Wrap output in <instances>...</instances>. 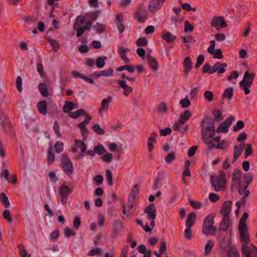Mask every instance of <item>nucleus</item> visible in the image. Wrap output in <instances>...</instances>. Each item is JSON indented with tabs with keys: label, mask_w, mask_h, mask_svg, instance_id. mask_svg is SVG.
<instances>
[{
	"label": "nucleus",
	"mask_w": 257,
	"mask_h": 257,
	"mask_svg": "<svg viewBox=\"0 0 257 257\" xmlns=\"http://www.w3.org/2000/svg\"><path fill=\"white\" fill-rule=\"evenodd\" d=\"M238 231L240 241L244 243L241 245L242 257H257V247L252 244L246 245L250 242L247 227H238Z\"/></svg>",
	"instance_id": "obj_1"
},
{
	"label": "nucleus",
	"mask_w": 257,
	"mask_h": 257,
	"mask_svg": "<svg viewBox=\"0 0 257 257\" xmlns=\"http://www.w3.org/2000/svg\"><path fill=\"white\" fill-rule=\"evenodd\" d=\"M211 184L216 192L225 189L226 183L225 173L223 171H219V175L215 179L213 175L210 177Z\"/></svg>",
	"instance_id": "obj_2"
},
{
	"label": "nucleus",
	"mask_w": 257,
	"mask_h": 257,
	"mask_svg": "<svg viewBox=\"0 0 257 257\" xmlns=\"http://www.w3.org/2000/svg\"><path fill=\"white\" fill-rule=\"evenodd\" d=\"M255 78V74L253 72H249L248 71L245 72L243 79L239 82V85L244 90L245 94L250 93L249 88L251 87Z\"/></svg>",
	"instance_id": "obj_3"
},
{
	"label": "nucleus",
	"mask_w": 257,
	"mask_h": 257,
	"mask_svg": "<svg viewBox=\"0 0 257 257\" xmlns=\"http://www.w3.org/2000/svg\"><path fill=\"white\" fill-rule=\"evenodd\" d=\"M215 120L209 116H205L201 122V133L202 140L207 138V131H213Z\"/></svg>",
	"instance_id": "obj_4"
},
{
	"label": "nucleus",
	"mask_w": 257,
	"mask_h": 257,
	"mask_svg": "<svg viewBox=\"0 0 257 257\" xmlns=\"http://www.w3.org/2000/svg\"><path fill=\"white\" fill-rule=\"evenodd\" d=\"M213 223L214 216L209 215L206 217L202 226V232L204 234H215L217 228L213 225Z\"/></svg>",
	"instance_id": "obj_5"
},
{
	"label": "nucleus",
	"mask_w": 257,
	"mask_h": 257,
	"mask_svg": "<svg viewBox=\"0 0 257 257\" xmlns=\"http://www.w3.org/2000/svg\"><path fill=\"white\" fill-rule=\"evenodd\" d=\"M61 160V165L64 171L67 175H70L73 172V166L70 159L67 157L65 154H62Z\"/></svg>",
	"instance_id": "obj_6"
},
{
	"label": "nucleus",
	"mask_w": 257,
	"mask_h": 257,
	"mask_svg": "<svg viewBox=\"0 0 257 257\" xmlns=\"http://www.w3.org/2000/svg\"><path fill=\"white\" fill-rule=\"evenodd\" d=\"M248 187V186L243 185V183H240L237 186L238 194L242 196L241 199L242 206L246 205L250 195V191L247 189Z\"/></svg>",
	"instance_id": "obj_7"
},
{
	"label": "nucleus",
	"mask_w": 257,
	"mask_h": 257,
	"mask_svg": "<svg viewBox=\"0 0 257 257\" xmlns=\"http://www.w3.org/2000/svg\"><path fill=\"white\" fill-rule=\"evenodd\" d=\"M235 120V117L230 115L224 121L221 122L219 127L216 129L217 133H226L228 131L229 127L232 122Z\"/></svg>",
	"instance_id": "obj_8"
},
{
	"label": "nucleus",
	"mask_w": 257,
	"mask_h": 257,
	"mask_svg": "<svg viewBox=\"0 0 257 257\" xmlns=\"http://www.w3.org/2000/svg\"><path fill=\"white\" fill-rule=\"evenodd\" d=\"M241 176V171L236 169L234 170V173L231 179V183L230 185L231 191L233 192L237 189V186L240 183H242L240 182V178Z\"/></svg>",
	"instance_id": "obj_9"
},
{
	"label": "nucleus",
	"mask_w": 257,
	"mask_h": 257,
	"mask_svg": "<svg viewBox=\"0 0 257 257\" xmlns=\"http://www.w3.org/2000/svg\"><path fill=\"white\" fill-rule=\"evenodd\" d=\"M211 26L215 28L216 30H219V26L221 28H225L227 27V24L222 16L214 17L210 23Z\"/></svg>",
	"instance_id": "obj_10"
},
{
	"label": "nucleus",
	"mask_w": 257,
	"mask_h": 257,
	"mask_svg": "<svg viewBox=\"0 0 257 257\" xmlns=\"http://www.w3.org/2000/svg\"><path fill=\"white\" fill-rule=\"evenodd\" d=\"M135 201H130L128 200L127 210H126L125 204L122 205L123 213L125 214L127 216H130L135 211Z\"/></svg>",
	"instance_id": "obj_11"
},
{
	"label": "nucleus",
	"mask_w": 257,
	"mask_h": 257,
	"mask_svg": "<svg viewBox=\"0 0 257 257\" xmlns=\"http://www.w3.org/2000/svg\"><path fill=\"white\" fill-rule=\"evenodd\" d=\"M166 0H152L149 5V10L154 13L159 10Z\"/></svg>",
	"instance_id": "obj_12"
},
{
	"label": "nucleus",
	"mask_w": 257,
	"mask_h": 257,
	"mask_svg": "<svg viewBox=\"0 0 257 257\" xmlns=\"http://www.w3.org/2000/svg\"><path fill=\"white\" fill-rule=\"evenodd\" d=\"M202 141L206 144L208 148L211 150L214 148L216 149H223L224 145L226 144V141L225 140H222L220 143L218 144L217 145H215L214 144H212V141L209 140L208 138H207L204 139V140H202Z\"/></svg>",
	"instance_id": "obj_13"
},
{
	"label": "nucleus",
	"mask_w": 257,
	"mask_h": 257,
	"mask_svg": "<svg viewBox=\"0 0 257 257\" xmlns=\"http://www.w3.org/2000/svg\"><path fill=\"white\" fill-rule=\"evenodd\" d=\"M106 152L105 149L102 144H98L95 146L93 151L88 150L86 152V154L93 157L95 154L99 155H102Z\"/></svg>",
	"instance_id": "obj_14"
},
{
	"label": "nucleus",
	"mask_w": 257,
	"mask_h": 257,
	"mask_svg": "<svg viewBox=\"0 0 257 257\" xmlns=\"http://www.w3.org/2000/svg\"><path fill=\"white\" fill-rule=\"evenodd\" d=\"M71 192L72 190L67 186L62 185L60 186L59 190V193L61 197V201H66Z\"/></svg>",
	"instance_id": "obj_15"
},
{
	"label": "nucleus",
	"mask_w": 257,
	"mask_h": 257,
	"mask_svg": "<svg viewBox=\"0 0 257 257\" xmlns=\"http://www.w3.org/2000/svg\"><path fill=\"white\" fill-rule=\"evenodd\" d=\"M232 208V201H227L224 202L220 210V213L223 216L229 217V214Z\"/></svg>",
	"instance_id": "obj_16"
},
{
	"label": "nucleus",
	"mask_w": 257,
	"mask_h": 257,
	"mask_svg": "<svg viewBox=\"0 0 257 257\" xmlns=\"http://www.w3.org/2000/svg\"><path fill=\"white\" fill-rule=\"evenodd\" d=\"M148 12L143 9H140L135 14V18L140 23H144L147 18Z\"/></svg>",
	"instance_id": "obj_17"
},
{
	"label": "nucleus",
	"mask_w": 257,
	"mask_h": 257,
	"mask_svg": "<svg viewBox=\"0 0 257 257\" xmlns=\"http://www.w3.org/2000/svg\"><path fill=\"white\" fill-rule=\"evenodd\" d=\"M112 97L109 95L107 98L102 99L101 102V105L98 110L99 114L101 116L102 115V112L104 110H108L109 107V103L112 101Z\"/></svg>",
	"instance_id": "obj_18"
},
{
	"label": "nucleus",
	"mask_w": 257,
	"mask_h": 257,
	"mask_svg": "<svg viewBox=\"0 0 257 257\" xmlns=\"http://www.w3.org/2000/svg\"><path fill=\"white\" fill-rule=\"evenodd\" d=\"M92 23L90 21H87L85 25L76 29V37L79 38L81 36L85 31H89L92 27Z\"/></svg>",
	"instance_id": "obj_19"
},
{
	"label": "nucleus",
	"mask_w": 257,
	"mask_h": 257,
	"mask_svg": "<svg viewBox=\"0 0 257 257\" xmlns=\"http://www.w3.org/2000/svg\"><path fill=\"white\" fill-rule=\"evenodd\" d=\"M158 136L157 132H153L147 140V147L149 152H151L154 147L153 144L156 142L155 138Z\"/></svg>",
	"instance_id": "obj_20"
},
{
	"label": "nucleus",
	"mask_w": 257,
	"mask_h": 257,
	"mask_svg": "<svg viewBox=\"0 0 257 257\" xmlns=\"http://www.w3.org/2000/svg\"><path fill=\"white\" fill-rule=\"evenodd\" d=\"M117 83L121 88L124 89L123 94L125 96H128L133 90L132 87L129 86L126 84L125 80H117Z\"/></svg>",
	"instance_id": "obj_21"
},
{
	"label": "nucleus",
	"mask_w": 257,
	"mask_h": 257,
	"mask_svg": "<svg viewBox=\"0 0 257 257\" xmlns=\"http://www.w3.org/2000/svg\"><path fill=\"white\" fill-rule=\"evenodd\" d=\"M183 66L184 68V73L186 77H188L190 70L192 67V63L191 59L187 57L185 58L183 61Z\"/></svg>",
	"instance_id": "obj_22"
},
{
	"label": "nucleus",
	"mask_w": 257,
	"mask_h": 257,
	"mask_svg": "<svg viewBox=\"0 0 257 257\" xmlns=\"http://www.w3.org/2000/svg\"><path fill=\"white\" fill-rule=\"evenodd\" d=\"M164 180L165 177L163 174L160 173L154 180L153 189L156 190L158 188L161 187L162 186V181Z\"/></svg>",
	"instance_id": "obj_23"
},
{
	"label": "nucleus",
	"mask_w": 257,
	"mask_h": 257,
	"mask_svg": "<svg viewBox=\"0 0 257 257\" xmlns=\"http://www.w3.org/2000/svg\"><path fill=\"white\" fill-rule=\"evenodd\" d=\"M140 189V186L138 184L135 185L132 189L128 196V200L130 201H135L138 195L139 194Z\"/></svg>",
	"instance_id": "obj_24"
},
{
	"label": "nucleus",
	"mask_w": 257,
	"mask_h": 257,
	"mask_svg": "<svg viewBox=\"0 0 257 257\" xmlns=\"http://www.w3.org/2000/svg\"><path fill=\"white\" fill-rule=\"evenodd\" d=\"M229 224V217L223 216L222 221H221L220 226L218 228V231H226L228 229Z\"/></svg>",
	"instance_id": "obj_25"
},
{
	"label": "nucleus",
	"mask_w": 257,
	"mask_h": 257,
	"mask_svg": "<svg viewBox=\"0 0 257 257\" xmlns=\"http://www.w3.org/2000/svg\"><path fill=\"white\" fill-rule=\"evenodd\" d=\"M147 58L151 68L154 71L157 70L158 69V63L156 59L152 57L151 54H147Z\"/></svg>",
	"instance_id": "obj_26"
},
{
	"label": "nucleus",
	"mask_w": 257,
	"mask_h": 257,
	"mask_svg": "<svg viewBox=\"0 0 257 257\" xmlns=\"http://www.w3.org/2000/svg\"><path fill=\"white\" fill-rule=\"evenodd\" d=\"M191 116V112L189 110H186L184 113H182L179 119V122L182 124H184L189 119Z\"/></svg>",
	"instance_id": "obj_27"
},
{
	"label": "nucleus",
	"mask_w": 257,
	"mask_h": 257,
	"mask_svg": "<svg viewBox=\"0 0 257 257\" xmlns=\"http://www.w3.org/2000/svg\"><path fill=\"white\" fill-rule=\"evenodd\" d=\"M94 75L97 78L101 76H111L113 75V69L112 68H109L107 69L101 71L98 73H95Z\"/></svg>",
	"instance_id": "obj_28"
},
{
	"label": "nucleus",
	"mask_w": 257,
	"mask_h": 257,
	"mask_svg": "<svg viewBox=\"0 0 257 257\" xmlns=\"http://www.w3.org/2000/svg\"><path fill=\"white\" fill-rule=\"evenodd\" d=\"M196 215L194 212L190 213L186 221V227H191L195 222Z\"/></svg>",
	"instance_id": "obj_29"
},
{
	"label": "nucleus",
	"mask_w": 257,
	"mask_h": 257,
	"mask_svg": "<svg viewBox=\"0 0 257 257\" xmlns=\"http://www.w3.org/2000/svg\"><path fill=\"white\" fill-rule=\"evenodd\" d=\"M47 103L46 100L40 101L37 104V107L39 112L43 115L47 113Z\"/></svg>",
	"instance_id": "obj_30"
},
{
	"label": "nucleus",
	"mask_w": 257,
	"mask_h": 257,
	"mask_svg": "<svg viewBox=\"0 0 257 257\" xmlns=\"http://www.w3.org/2000/svg\"><path fill=\"white\" fill-rule=\"evenodd\" d=\"M86 19V15L84 16H79L76 19L74 24L73 25V28L74 30H76L78 27L80 26L81 25L84 23L85 19Z\"/></svg>",
	"instance_id": "obj_31"
},
{
	"label": "nucleus",
	"mask_w": 257,
	"mask_h": 257,
	"mask_svg": "<svg viewBox=\"0 0 257 257\" xmlns=\"http://www.w3.org/2000/svg\"><path fill=\"white\" fill-rule=\"evenodd\" d=\"M38 89L43 96L45 97L48 96L49 93L45 83H40L38 85Z\"/></svg>",
	"instance_id": "obj_32"
},
{
	"label": "nucleus",
	"mask_w": 257,
	"mask_h": 257,
	"mask_svg": "<svg viewBox=\"0 0 257 257\" xmlns=\"http://www.w3.org/2000/svg\"><path fill=\"white\" fill-rule=\"evenodd\" d=\"M233 88L232 87L226 88L222 94V99L227 98L231 100L233 97Z\"/></svg>",
	"instance_id": "obj_33"
},
{
	"label": "nucleus",
	"mask_w": 257,
	"mask_h": 257,
	"mask_svg": "<svg viewBox=\"0 0 257 257\" xmlns=\"http://www.w3.org/2000/svg\"><path fill=\"white\" fill-rule=\"evenodd\" d=\"M163 39L165 40L167 43H171L174 42L176 37L173 35L170 32H167L162 36Z\"/></svg>",
	"instance_id": "obj_34"
},
{
	"label": "nucleus",
	"mask_w": 257,
	"mask_h": 257,
	"mask_svg": "<svg viewBox=\"0 0 257 257\" xmlns=\"http://www.w3.org/2000/svg\"><path fill=\"white\" fill-rule=\"evenodd\" d=\"M229 257H239V253L234 245H230L228 250Z\"/></svg>",
	"instance_id": "obj_35"
},
{
	"label": "nucleus",
	"mask_w": 257,
	"mask_h": 257,
	"mask_svg": "<svg viewBox=\"0 0 257 257\" xmlns=\"http://www.w3.org/2000/svg\"><path fill=\"white\" fill-rule=\"evenodd\" d=\"M212 113L214 115V117L213 119L215 120V121L220 122L223 119V116L220 110L217 109H213Z\"/></svg>",
	"instance_id": "obj_36"
},
{
	"label": "nucleus",
	"mask_w": 257,
	"mask_h": 257,
	"mask_svg": "<svg viewBox=\"0 0 257 257\" xmlns=\"http://www.w3.org/2000/svg\"><path fill=\"white\" fill-rule=\"evenodd\" d=\"M74 103L71 101H66L63 107V110L64 112H69L74 108Z\"/></svg>",
	"instance_id": "obj_37"
},
{
	"label": "nucleus",
	"mask_w": 257,
	"mask_h": 257,
	"mask_svg": "<svg viewBox=\"0 0 257 257\" xmlns=\"http://www.w3.org/2000/svg\"><path fill=\"white\" fill-rule=\"evenodd\" d=\"M100 13V11H94V12H91V13H86L85 15H86V19H89V20H90V21H95L98 15H99V14Z\"/></svg>",
	"instance_id": "obj_38"
},
{
	"label": "nucleus",
	"mask_w": 257,
	"mask_h": 257,
	"mask_svg": "<svg viewBox=\"0 0 257 257\" xmlns=\"http://www.w3.org/2000/svg\"><path fill=\"white\" fill-rule=\"evenodd\" d=\"M213 242L211 240H208L207 243L205 245V251L204 255L206 256H208L210 254L211 251L213 246Z\"/></svg>",
	"instance_id": "obj_39"
},
{
	"label": "nucleus",
	"mask_w": 257,
	"mask_h": 257,
	"mask_svg": "<svg viewBox=\"0 0 257 257\" xmlns=\"http://www.w3.org/2000/svg\"><path fill=\"white\" fill-rule=\"evenodd\" d=\"M243 179L244 180V183H243V185L248 187L250 183L252 181L253 176L250 173H248L243 176Z\"/></svg>",
	"instance_id": "obj_40"
},
{
	"label": "nucleus",
	"mask_w": 257,
	"mask_h": 257,
	"mask_svg": "<svg viewBox=\"0 0 257 257\" xmlns=\"http://www.w3.org/2000/svg\"><path fill=\"white\" fill-rule=\"evenodd\" d=\"M123 227L122 222L120 220H116L113 225V231L117 232L120 231Z\"/></svg>",
	"instance_id": "obj_41"
},
{
	"label": "nucleus",
	"mask_w": 257,
	"mask_h": 257,
	"mask_svg": "<svg viewBox=\"0 0 257 257\" xmlns=\"http://www.w3.org/2000/svg\"><path fill=\"white\" fill-rule=\"evenodd\" d=\"M107 59V57H98L96 60V65L97 68H101L104 66L105 63V60Z\"/></svg>",
	"instance_id": "obj_42"
},
{
	"label": "nucleus",
	"mask_w": 257,
	"mask_h": 257,
	"mask_svg": "<svg viewBox=\"0 0 257 257\" xmlns=\"http://www.w3.org/2000/svg\"><path fill=\"white\" fill-rule=\"evenodd\" d=\"M1 201L3 205L7 208L10 206V203L9 201L8 197L6 196L5 193L2 192L0 195Z\"/></svg>",
	"instance_id": "obj_43"
},
{
	"label": "nucleus",
	"mask_w": 257,
	"mask_h": 257,
	"mask_svg": "<svg viewBox=\"0 0 257 257\" xmlns=\"http://www.w3.org/2000/svg\"><path fill=\"white\" fill-rule=\"evenodd\" d=\"M248 217V214L246 212H244L242 214L241 219L239 222L238 227H246V220Z\"/></svg>",
	"instance_id": "obj_44"
},
{
	"label": "nucleus",
	"mask_w": 257,
	"mask_h": 257,
	"mask_svg": "<svg viewBox=\"0 0 257 257\" xmlns=\"http://www.w3.org/2000/svg\"><path fill=\"white\" fill-rule=\"evenodd\" d=\"M52 148L50 147L48 152L47 163L48 165L52 164L55 161V155L52 153Z\"/></svg>",
	"instance_id": "obj_45"
},
{
	"label": "nucleus",
	"mask_w": 257,
	"mask_h": 257,
	"mask_svg": "<svg viewBox=\"0 0 257 257\" xmlns=\"http://www.w3.org/2000/svg\"><path fill=\"white\" fill-rule=\"evenodd\" d=\"M92 129L93 132L99 135H102L105 134V131L100 127L99 124L96 123L94 124L92 127Z\"/></svg>",
	"instance_id": "obj_46"
},
{
	"label": "nucleus",
	"mask_w": 257,
	"mask_h": 257,
	"mask_svg": "<svg viewBox=\"0 0 257 257\" xmlns=\"http://www.w3.org/2000/svg\"><path fill=\"white\" fill-rule=\"evenodd\" d=\"M75 144L78 148H80L82 152L85 153L86 154V145L84 142L80 140H76Z\"/></svg>",
	"instance_id": "obj_47"
},
{
	"label": "nucleus",
	"mask_w": 257,
	"mask_h": 257,
	"mask_svg": "<svg viewBox=\"0 0 257 257\" xmlns=\"http://www.w3.org/2000/svg\"><path fill=\"white\" fill-rule=\"evenodd\" d=\"M176 158V153L172 152L165 157V160L168 164H170Z\"/></svg>",
	"instance_id": "obj_48"
},
{
	"label": "nucleus",
	"mask_w": 257,
	"mask_h": 257,
	"mask_svg": "<svg viewBox=\"0 0 257 257\" xmlns=\"http://www.w3.org/2000/svg\"><path fill=\"white\" fill-rule=\"evenodd\" d=\"M101 159L106 163L111 162L113 159V154L109 153H105L101 157Z\"/></svg>",
	"instance_id": "obj_49"
},
{
	"label": "nucleus",
	"mask_w": 257,
	"mask_h": 257,
	"mask_svg": "<svg viewBox=\"0 0 257 257\" xmlns=\"http://www.w3.org/2000/svg\"><path fill=\"white\" fill-rule=\"evenodd\" d=\"M23 20L26 23L30 24L31 23L35 22L37 21V17L35 16H25L23 18Z\"/></svg>",
	"instance_id": "obj_50"
},
{
	"label": "nucleus",
	"mask_w": 257,
	"mask_h": 257,
	"mask_svg": "<svg viewBox=\"0 0 257 257\" xmlns=\"http://www.w3.org/2000/svg\"><path fill=\"white\" fill-rule=\"evenodd\" d=\"M3 217L10 223H12L13 221V219L10 214V211L9 210L7 209L4 211L3 213Z\"/></svg>",
	"instance_id": "obj_51"
},
{
	"label": "nucleus",
	"mask_w": 257,
	"mask_h": 257,
	"mask_svg": "<svg viewBox=\"0 0 257 257\" xmlns=\"http://www.w3.org/2000/svg\"><path fill=\"white\" fill-rule=\"evenodd\" d=\"M124 70H126L130 73H133L135 71V67L133 66L126 65L119 67L117 69L118 71H122Z\"/></svg>",
	"instance_id": "obj_52"
},
{
	"label": "nucleus",
	"mask_w": 257,
	"mask_h": 257,
	"mask_svg": "<svg viewBox=\"0 0 257 257\" xmlns=\"http://www.w3.org/2000/svg\"><path fill=\"white\" fill-rule=\"evenodd\" d=\"M0 120H1V123L3 127L5 129L6 131H7V126L8 125L7 118L6 115L3 113L0 114Z\"/></svg>",
	"instance_id": "obj_53"
},
{
	"label": "nucleus",
	"mask_w": 257,
	"mask_h": 257,
	"mask_svg": "<svg viewBox=\"0 0 257 257\" xmlns=\"http://www.w3.org/2000/svg\"><path fill=\"white\" fill-rule=\"evenodd\" d=\"M244 122L242 120H238L236 124L233 126V130L235 132H238L239 130L244 128Z\"/></svg>",
	"instance_id": "obj_54"
},
{
	"label": "nucleus",
	"mask_w": 257,
	"mask_h": 257,
	"mask_svg": "<svg viewBox=\"0 0 257 257\" xmlns=\"http://www.w3.org/2000/svg\"><path fill=\"white\" fill-rule=\"evenodd\" d=\"M106 180L108 182L109 186L112 185L113 175L111 171L109 169L106 170Z\"/></svg>",
	"instance_id": "obj_55"
},
{
	"label": "nucleus",
	"mask_w": 257,
	"mask_h": 257,
	"mask_svg": "<svg viewBox=\"0 0 257 257\" xmlns=\"http://www.w3.org/2000/svg\"><path fill=\"white\" fill-rule=\"evenodd\" d=\"M204 97L206 100L210 102L213 100L214 95L211 91L207 90L204 92Z\"/></svg>",
	"instance_id": "obj_56"
},
{
	"label": "nucleus",
	"mask_w": 257,
	"mask_h": 257,
	"mask_svg": "<svg viewBox=\"0 0 257 257\" xmlns=\"http://www.w3.org/2000/svg\"><path fill=\"white\" fill-rule=\"evenodd\" d=\"M233 150H234V155H233V160H232L233 163H235L237 159L238 158V157L239 156H241V155L242 154V153L240 152V151H239L238 150V148H237V146H234Z\"/></svg>",
	"instance_id": "obj_57"
},
{
	"label": "nucleus",
	"mask_w": 257,
	"mask_h": 257,
	"mask_svg": "<svg viewBox=\"0 0 257 257\" xmlns=\"http://www.w3.org/2000/svg\"><path fill=\"white\" fill-rule=\"evenodd\" d=\"M48 41L50 45L53 46L52 50L54 51H57L58 49H59L60 45L56 40L53 39H50Z\"/></svg>",
	"instance_id": "obj_58"
},
{
	"label": "nucleus",
	"mask_w": 257,
	"mask_h": 257,
	"mask_svg": "<svg viewBox=\"0 0 257 257\" xmlns=\"http://www.w3.org/2000/svg\"><path fill=\"white\" fill-rule=\"evenodd\" d=\"M148 43V40L145 37L140 38L136 42V45L138 46H145Z\"/></svg>",
	"instance_id": "obj_59"
},
{
	"label": "nucleus",
	"mask_w": 257,
	"mask_h": 257,
	"mask_svg": "<svg viewBox=\"0 0 257 257\" xmlns=\"http://www.w3.org/2000/svg\"><path fill=\"white\" fill-rule=\"evenodd\" d=\"M94 29L96 32L99 34L103 33L105 31L104 25L97 23L95 26H94Z\"/></svg>",
	"instance_id": "obj_60"
},
{
	"label": "nucleus",
	"mask_w": 257,
	"mask_h": 257,
	"mask_svg": "<svg viewBox=\"0 0 257 257\" xmlns=\"http://www.w3.org/2000/svg\"><path fill=\"white\" fill-rule=\"evenodd\" d=\"M129 51H130V49L129 48H125L124 47H120L118 49V52L121 58L125 57L126 52Z\"/></svg>",
	"instance_id": "obj_61"
},
{
	"label": "nucleus",
	"mask_w": 257,
	"mask_h": 257,
	"mask_svg": "<svg viewBox=\"0 0 257 257\" xmlns=\"http://www.w3.org/2000/svg\"><path fill=\"white\" fill-rule=\"evenodd\" d=\"M180 103L183 108H186L191 105V101L188 99L187 96L184 99H181L180 101Z\"/></svg>",
	"instance_id": "obj_62"
},
{
	"label": "nucleus",
	"mask_w": 257,
	"mask_h": 257,
	"mask_svg": "<svg viewBox=\"0 0 257 257\" xmlns=\"http://www.w3.org/2000/svg\"><path fill=\"white\" fill-rule=\"evenodd\" d=\"M184 31L185 32H189V33L192 32L194 28L188 21H186L184 23Z\"/></svg>",
	"instance_id": "obj_63"
},
{
	"label": "nucleus",
	"mask_w": 257,
	"mask_h": 257,
	"mask_svg": "<svg viewBox=\"0 0 257 257\" xmlns=\"http://www.w3.org/2000/svg\"><path fill=\"white\" fill-rule=\"evenodd\" d=\"M172 133V129L170 127H166L160 130V134L161 136L166 137Z\"/></svg>",
	"instance_id": "obj_64"
}]
</instances>
